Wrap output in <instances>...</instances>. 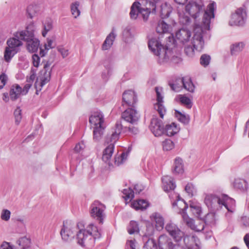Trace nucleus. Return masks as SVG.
<instances>
[{
	"label": "nucleus",
	"mask_w": 249,
	"mask_h": 249,
	"mask_svg": "<svg viewBox=\"0 0 249 249\" xmlns=\"http://www.w3.org/2000/svg\"><path fill=\"white\" fill-rule=\"evenodd\" d=\"M211 218L213 220V213H208L205 217V222L200 220H197L195 222L194 220L188 217H185L183 215V219L186 223V225L190 227L192 230L196 231H201L204 229L205 223H209L210 221H208L209 218Z\"/></svg>",
	"instance_id": "11"
},
{
	"label": "nucleus",
	"mask_w": 249,
	"mask_h": 249,
	"mask_svg": "<svg viewBox=\"0 0 249 249\" xmlns=\"http://www.w3.org/2000/svg\"><path fill=\"white\" fill-rule=\"evenodd\" d=\"M154 232V229L153 225L151 224H148L146 226V231L143 235V238L144 237H148L147 241L143 246L144 249H152L151 246L154 247V243L153 241H150L149 237L153 235Z\"/></svg>",
	"instance_id": "25"
},
{
	"label": "nucleus",
	"mask_w": 249,
	"mask_h": 249,
	"mask_svg": "<svg viewBox=\"0 0 249 249\" xmlns=\"http://www.w3.org/2000/svg\"><path fill=\"white\" fill-rule=\"evenodd\" d=\"M101 233L97 227L93 224H89L86 229L79 230L76 234L77 243L82 247H91L95 240L99 238Z\"/></svg>",
	"instance_id": "3"
},
{
	"label": "nucleus",
	"mask_w": 249,
	"mask_h": 249,
	"mask_svg": "<svg viewBox=\"0 0 249 249\" xmlns=\"http://www.w3.org/2000/svg\"><path fill=\"white\" fill-rule=\"evenodd\" d=\"M149 128L156 137L160 136L164 133L162 122L156 117L152 119Z\"/></svg>",
	"instance_id": "20"
},
{
	"label": "nucleus",
	"mask_w": 249,
	"mask_h": 249,
	"mask_svg": "<svg viewBox=\"0 0 249 249\" xmlns=\"http://www.w3.org/2000/svg\"><path fill=\"white\" fill-rule=\"evenodd\" d=\"M36 8V7L33 5H30L27 8V12L31 18H32L35 16L36 12L35 10Z\"/></svg>",
	"instance_id": "58"
},
{
	"label": "nucleus",
	"mask_w": 249,
	"mask_h": 249,
	"mask_svg": "<svg viewBox=\"0 0 249 249\" xmlns=\"http://www.w3.org/2000/svg\"><path fill=\"white\" fill-rule=\"evenodd\" d=\"M89 122L93 128V140L95 141H99L106 127L103 112L100 110L92 112L89 117Z\"/></svg>",
	"instance_id": "5"
},
{
	"label": "nucleus",
	"mask_w": 249,
	"mask_h": 249,
	"mask_svg": "<svg viewBox=\"0 0 249 249\" xmlns=\"http://www.w3.org/2000/svg\"><path fill=\"white\" fill-rule=\"evenodd\" d=\"M11 212L7 209H3L0 213V218L4 221H8L10 218Z\"/></svg>",
	"instance_id": "54"
},
{
	"label": "nucleus",
	"mask_w": 249,
	"mask_h": 249,
	"mask_svg": "<svg viewBox=\"0 0 249 249\" xmlns=\"http://www.w3.org/2000/svg\"><path fill=\"white\" fill-rule=\"evenodd\" d=\"M211 58L210 56L207 54H203L200 59V64L206 67L208 66L210 63Z\"/></svg>",
	"instance_id": "56"
},
{
	"label": "nucleus",
	"mask_w": 249,
	"mask_h": 249,
	"mask_svg": "<svg viewBox=\"0 0 249 249\" xmlns=\"http://www.w3.org/2000/svg\"><path fill=\"white\" fill-rule=\"evenodd\" d=\"M123 125L121 121H117L114 128L112 129L111 135H107V142L110 143H114L119 140L120 135L122 130Z\"/></svg>",
	"instance_id": "22"
},
{
	"label": "nucleus",
	"mask_w": 249,
	"mask_h": 249,
	"mask_svg": "<svg viewBox=\"0 0 249 249\" xmlns=\"http://www.w3.org/2000/svg\"><path fill=\"white\" fill-rule=\"evenodd\" d=\"M186 192L188 194V196L192 197L196 193V189L194 185L191 183H188L185 188Z\"/></svg>",
	"instance_id": "55"
},
{
	"label": "nucleus",
	"mask_w": 249,
	"mask_h": 249,
	"mask_svg": "<svg viewBox=\"0 0 249 249\" xmlns=\"http://www.w3.org/2000/svg\"><path fill=\"white\" fill-rule=\"evenodd\" d=\"M222 207L224 206L228 211L230 213H233L235 209V200L227 196H222Z\"/></svg>",
	"instance_id": "29"
},
{
	"label": "nucleus",
	"mask_w": 249,
	"mask_h": 249,
	"mask_svg": "<svg viewBox=\"0 0 249 249\" xmlns=\"http://www.w3.org/2000/svg\"><path fill=\"white\" fill-rule=\"evenodd\" d=\"M148 202L143 199L134 201L131 204V207L136 210H144L148 207Z\"/></svg>",
	"instance_id": "40"
},
{
	"label": "nucleus",
	"mask_w": 249,
	"mask_h": 249,
	"mask_svg": "<svg viewBox=\"0 0 249 249\" xmlns=\"http://www.w3.org/2000/svg\"><path fill=\"white\" fill-rule=\"evenodd\" d=\"M162 147L164 150L169 151L174 147V144L171 140L166 139L163 142Z\"/></svg>",
	"instance_id": "51"
},
{
	"label": "nucleus",
	"mask_w": 249,
	"mask_h": 249,
	"mask_svg": "<svg viewBox=\"0 0 249 249\" xmlns=\"http://www.w3.org/2000/svg\"><path fill=\"white\" fill-rule=\"evenodd\" d=\"M7 81V76L4 73H0V89L3 88Z\"/></svg>",
	"instance_id": "59"
},
{
	"label": "nucleus",
	"mask_w": 249,
	"mask_h": 249,
	"mask_svg": "<svg viewBox=\"0 0 249 249\" xmlns=\"http://www.w3.org/2000/svg\"><path fill=\"white\" fill-rule=\"evenodd\" d=\"M78 227H79V224L75 225L71 221L64 222L60 231L62 239L65 242L71 241L74 238V233Z\"/></svg>",
	"instance_id": "7"
},
{
	"label": "nucleus",
	"mask_w": 249,
	"mask_h": 249,
	"mask_svg": "<svg viewBox=\"0 0 249 249\" xmlns=\"http://www.w3.org/2000/svg\"><path fill=\"white\" fill-rule=\"evenodd\" d=\"M85 145L83 142L78 143L76 144L74 150L76 153H82L84 149Z\"/></svg>",
	"instance_id": "60"
},
{
	"label": "nucleus",
	"mask_w": 249,
	"mask_h": 249,
	"mask_svg": "<svg viewBox=\"0 0 249 249\" xmlns=\"http://www.w3.org/2000/svg\"><path fill=\"white\" fill-rule=\"evenodd\" d=\"M139 2H134L131 7L130 16L131 19H136L140 15L141 7Z\"/></svg>",
	"instance_id": "39"
},
{
	"label": "nucleus",
	"mask_w": 249,
	"mask_h": 249,
	"mask_svg": "<svg viewBox=\"0 0 249 249\" xmlns=\"http://www.w3.org/2000/svg\"><path fill=\"white\" fill-rule=\"evenodd\" d=\"M245 47V44L242 42H236L232 44L230 47L231 55H236L241 52Z\"/></svg>",
	"instance_id": "43"
},
{
	"label": "nucleus",
	"mask_w": 249,
	"mask_h": 249,
	"mask_svg": "<svg viewBox=\"0 0 249 249\" xmlns=\"http://www.w3.org/2000/svg\"><path fill=\"white\" fill-rule=\"evenodd\" d=\"M183 160L177 157L174 160V162L173 167V173L174 174H180L183 173L184 171Z\"/></svg>",
	"instance_id": "35"
},
{
	"label": "nucleus",
	"mask_w": 249,
	"mask_h": 249,
	"mask_svg": "<svg viewBox=\"0 0 249 249\" xmlns=\"http://www.w3.org/2000/svg\"><path fill=\"white\" fill-rule=\"evenodd\" d=\"M195 31V33L191 41L184 45L185 46V53L189 57L194 55L195 49L198 51H201L204 44L201 29L196 28Z\"/></svg>",
	"instance_id": "6"
},
{
	"label": "nucleus",
	"mask_w": 249,
	"mask_h": 249,
	"mask_svg": "<svg viewBox=\"0 0 249 249\" xmlns=\"http://www.w3.org/2000/svg\"><path fill=\"white\" fill-rule=\"evenodd\" d=\"M105 206L98 201H95L90 206V213L91 216L102 224L106 217Z\"/></svg>",
	"instance_id": "9"
},
{
	"label": "nucleus",
	"mask_w": 249,
	"mask_h": 249,
	"mask_svg": "<svg viewBox=\"0 0 249 249\" xmlns=\"http://www.w3.org/2000/svg\"><path fill=\"white\" fill-rule=\"evenodd\" d=\"M14 116L15 119V124L18 125L21 120V109L19 107H17L14 111Z\"/></svg>",
	"instance_id": "52"
},
{
	"label": "nucleus",
	"mask_w": 249,
	"mask_h": 249,
	"mask_svg": "<svg viewBox=\"0 0 249 249\" xmlns=\"http://www.w3.org/2000/svg\"><path fill=\"white\" fill-rule=\"evenodd\" d=\"M137 102L136 93L132 90L125 91L123 94V105L129 107H134Z\"/></svg>",
	"instance_id": "21"
},
{
	"label": "nucleus",
	"mask_w": 249,
	"mask_h": 249,
	"mask_svg": "<svg viewBox=\"0 0 249 249\" xmlns=\"http://www.w3.org/2000/svg\"><path fill=\"white\" fill-rule=\"evenodd\" d=\"M129 154V152H124L120 155H116L114 158V163L115 165L119 166L124 163Z\"/></svg>",
	"instance_id": "41"
},
{
	"label": "nucleus",
	"mask_w": 249,
	"mask_h": 249,
	"mask_svg": "<svg viewBox=\"0 0 249 249\" xmlns=\"http://www.w3.org/2000/svg\"><path fill=\"white\" fill-rule=\"evenodd\" d=\"M165 229L177 244H174L167 235L162 234L158 239V246L160 249H199V246L194 243V237L185 235L184 232L175 224L169 222L166 225Z\"/></svg>",
	"instance_id": "1"
},
{
	"label": "nucleus",
	"mask_w": 249,
	"mask_h": 249,
	"mask_svg": "<svg viewBox=\"0 0 249 249\" xmlns=\"http://www.w3.org/2000/svg\"><path fill=\"white\" fill-rule=\"evenodd\" d=\"M175 116L177 119L184 124H188L190 120V116L188 114L182 113L178 110H175Z\"/></svg>",
	"instance_id": "42"
},
{
	"label": "nucleus",
	"mask_w": 249,
	"mask_h": 249,
	"mask_svg": "<svg viewBox=\"0 0 249 249\" xmlns=\"http://www.w3.org/2000/svg\"><path fill=\"white\" fill-rule=\"evenodd\" d=\"M53 28V20L50 18H47L42 21V36L45 37L48 32L51 31Z\"/></svg>",
	"instance_id": "28"
},
{
	"label": "nucleus",
	"mask_w": 249,
	"mask_h": 249,
	"mask_svg": "<svg viewBox=\"0 0 249 249\" xmlns=\"http://www.w3.org/2000/svg\"><path fill=\"white\" fill-rule=\"evenodd\" d=\"M180 130L179 126L175 123L166 125L164 133L168 136H172L178 133Z\"/></svg>",
	"instance_id": "34"
},
{
	"label": "nucleus",
	"mask_w": 249,
	"mask_h": 249,
	"mask_svg": "<svg viewBox=\"0 0 249 249\" xmlns=\"http://www.w3.org/2000/svg\"><path fill=\"white\" fill-rule=\"evenodd\" d=\"M123 193L124 195V197L125 200H130L134 196V191L130 188L124 189Z\"/></svg>",
	"instance_id": "50"
},
{
	"label": "nucleus",
	"mask_w": 249,
	"mask_h": 249,
	"mask_svg": "<svg viewBox=\"0 0 249 249\" xmlns=\"http://www.w3.org/2000/svg\"><path fill=\"white\" fill-rule=\"evenodd\" d=\"M178 98L179 101L182 104L185 105L188 108H191L192 103L190 98L182 95H179Z\"/></svg>",
	"instance_id": "49"
},
{
	"label": "nucleus",
	"mask_w": 249,
	"mask_h": 249,
	"mask_svg": "<svg viewBox=\"0 0 249 249\" xmlns=\"http://www.w3.org/2000/svg\"><path fill=\"white\" fill-rule=\"evenodd\" d=\"M151 221L155 223V227L158 231H161L163 229L164 219L159 213H155L150 216Z\"/></svg>",
	"instance_id": "27"
},
{
	"label": "nucleus",
	"mask_w": 249,
	"mask_h": 249,
	"mask_svg": "<svg viewBox=\"0 0 249 249\" xmlns=\"http://www.w3.org/2000/svg\"><path fill=\"white\" fill-rule=\"evenodd\" d=\"M190 210L193 214L196 217H200L202 213L201 208L199 203L194 202H190Z\"/></svg>",
	"instance_id": "44"
},
{
	"label": "nucleus",
	"mask_w": 249,
	"mask_h": 249,
	"mask_svg": "<svg viewBox=\"0 0 249 249\" xmlns=\"http://www.w3.org/2000/svg\"><path fill=\"white\" fill-rule=\"evenodd\" d=\"M135 240H128L126 244V249H135Z\"/></svg>",
	"instance_id": "64"
},
{
	"label": "nucleus",
	"mask_w": 249,
	"mask_h": 249,
	"mask_svg": "<svg viewBox=\"0 0 249 249\" xmlns=\"http://www.w3.org/2000/svg\"><path fill=\"white\" fill-rule=\"evenodd\" d=\"M179 82L180 84H182L183 88L186 90L190 92H194L195 87L190 77H183L179 80Z\"/></svg>",
	"instance_id": "36"
},
{
	"label": "nucleus",
	"mask_w": 249,
	"mask_h": 249,
	"mask_svg": "<svg viewBox=\"0 0 249 249\" xmlns=\"http://www.w3.org/2000/svg\"><path fill=\"white\" fill-rule=\"evenodd\" d=\"M36 30L35 24L31 22L27 25L25 30L18 31L14 34L16 37L27 42V49L32 53L36 52L40 45L38 39L35 37Z\"/></svg>",
	"instance_id": "2"
},
{
	"label": "nucleus",
	"mask_w": 249,
	"mask_h": 249,
	"mask_svg": "<svg viewBox=\"0 0 249 249\" xmlns=\"http://www.w3.org/2000/svg\"><path fill=\"white\" fill-rule=\"evenodd\" d=\"M233 185L235 189L241 191H246L248 189V183L246 180L239 178H235Z\"/></svg>",
	"instance_id": "38"
},
{
	"label": "nucleus",
	"mask_w": 249,
	"mask_h": 249,
	"mask_svg": "<svg viewBox=\"0 0 249 249\" xmlns=\"http://www.w3.org/2000/svg\"><path fill=\"white\" fill-rule=\"evenodd\" d=\"M215 6L216 4L215 2L211 3L208 5L207 10L205 11L202 21L205 29H209L211 20L212 18H214V11L215 9Z\"/></svg>",
	"instance_id": "18"
},
{
	"label": "nucleus",
	"mask_w": 249,
	"mask_h": 249,
	"mask_svg": "<svg viewBox=\"0 0 249 249\" xmlns=\"http://www.w3.org/2000/svg\"><path fill=\"white\" fill-rule=\"evenodd\" d=\"M181 79V78L178 79L176 80L175 83L170 84V86L173 90L176 92H178L182 89L183 86L179 82V80Z\"/></svg>",
	"instance_id": "53"
},
{
	"label": "nucleus",
	"mask_w": 249,
	"mask_h": 249,
	"mask_svg": "<svg viewBox=\"0 0 249 249\" xmlns=\"http://www.w3.org/2000/svg\"><path fill=\"white\" fill-rule=\"evenodd\" d=\"M58 51L61 54L63 58L67 57L69 54L68 49H67L63 47H58Z\"/></svg>",
	"instance_id": "62"
},
{
	"label": "nucleus",
	"mask_w": 249,
	"mask_h": 249,
	"mask_svg": "<svg viewBox=\"0 0 249 249\" xmlns=\"http://www.w3.org/2000/svg\"><path fill=\"white\" fill-rule=\"evenodd\" d=\"M123 37L126 42L131 41L133 36L130 32V30L128 28L125 29L123 32Z\"/></svg>",
	"instance_id": "57"
},
{
	"label": "nucleus",
	"mask_w": 249,
	"mask_h": 249,
	"mask_svg": "<svg viewBox=\"0 0 249 249\" xmlns=\"http://www.w3.org/2000/svg\"><path fill=\"white\" fill-rule=\"evenodd\" d=\"M191 35L192 33L190 30L186 28H182L176 32L175 39L171 36H169L168 38L170 42H178L183 45H185L190 42Z\"/></svg>",
	"instance_id": "15"
},
{
	"label": "nucleus",
	"mask_w": 249,
	"mask_h": 249,
	"mask_svg": "<svg viewBox=\"0 0 249 249\" xmlns=\"http://www.w3.org/2000/svg\"><path fill=\"white\" fill-rule=\"evenodd\" d=\"M159 3V0H147L146 3V8L141 7L139 17L142 16L144 21L147 20L149 14L156 13L157 9V4Z\"/></svg>",
	"instance_id": "16"
},
{
	"label": "nucleus",
	"mask_w": 249,
	"mask_h": 249,
	"mask_svg": "<svg viewBox=\"0 0 249 249\" xmlns=\"http://www.w3.org/2000/svg\"><path fill=\"white\" fill-rule=\"evenodd\" d=\"M170 50L171 52V54H169L170 59L167 62L170 61H172L174 63H179L181 61V58L180 57V52L178 50L177 48L174 46V47L172 48L170 47Z\"/></svg>",
	"instance_id": "32"
},
{
	"label": "nucleus",
	"mask_w": 249,
	"mask_h": 249,
	"mask_svg": "<svg viewBox=\"0 0 249 249\" xmlns=\"http://www.w3.org/2000/svg\"><path fill=\"white\" fill-rule=\"evenodd\" d=\"M161 88H155V91L157 94V103L154 105V108L158 112L160 118L162 119L165 114L166 109L163 105V97L161 94Z\"/></svg>",
	"instance_id": "19"
},
{
	"label": "nucleus",
	"mask_w": 249,
	"mask_h": 249,
	"mask_svg": "<svg viewBox=\"0 0 249 249\" xmlns=\"http://www.w3.org/2000/svg\"><path fill=\"white\" fill-rule=\"evenodd\" d=\"M162 183L163 190L166 192L174 190L176 187L174 179L169 176H163Z\"/></svg>",
	"instance_id": "26"
},
{
	"label": "nucleus",
	"mask_w": 249,
	"mask_h": 249,
	"mask_svg": "<svg viewBox=\"0 0 249 249\" xmlns=\"http://www.w3.org/2000/svg\"><path fill=\"white\" fill-rule=\"evenodd\" d=\"M169 196L172 203L173 207L174 208L177 207L179 210L178 213L182 215L183 218V215L185 216L186 217H188L186 215V210L188 208V205L184 200L180 198L179 195L174 192H172L169 195Z\"/></svg>",
	"instance_id": "10"
},
{
	"label": "nucleus",
	"mask_w": 249,
	"mask_h": 249,
	"mask_svg": "<svg viewBox=\"0 0 249 249\" xmlns=\"http://www.w3.org/2000/svg\"><path fill=\"white\" fill-rule=\"evenodd\" d=\"M172 31V26L163 20H160L156 27V31L159 34H165Z\"/></svg>",
	"instance_id": "37"
},
{
	"label": "nucleus",
	"mask_w": 249,
	"mask_h": 249,
	"mask_svg": "<svg viewBox=\"0 0 249 249\" xmlns=\"http://www.w3.org/2000/svg\"><path fill=\"white\" fill-rule=\"evenodd\" d=\"M204 201L209 209L218 210L222 208V196L218 197L213 194H206Z\"/></svg>",
	"instance_id": "14"
},
{
	"label": "nucleus",
	"mask_w": 249,
	"mask_h": 249,
	"mask_svg": "<svg viewBox=\"0 0 249 249\" xmlns=\"http://www.w3.org/2000/svg\"><path fill=\"white\" fill-rule=\"evenodd\" d=\"M17 53L16 51H13V49L6 47L4 54V59L6 62H9Z\"/></svg>",
	"instance_id": "48"
},
{
	"label": "nucleus",
	"mask_w": 249,
	"mask_h": 249,
	"mask_svg": "<svg viewBox=\"0 0 249 249\" xmlns=\"http://www.w3.org/2000/svg\"><path fill=\"white\" fill-rule=\"evenodd\" d=\"M122 118L130 124H136L140 118V115L135 109L128 108L122 113Z\"/></svg>",
	"instance_id": "17"
},
{
	"label": "nucleus",
	"mask_w": 249,
	"mask_h": 249,
	"mask_svg": "<svg viewBox=\"0 0 249 249\" xmlns=\"http://www.w3.org/2000/svg\"><path fill=\"white\" fill-rule=\"evenodd\" d=\"M17 243L20 247L21 249H29L31 247V239L26 236L19 238Z\"/></svg>",
	"instance_id": "45"
},
{
	"label": "nucleus",
	"mask_w": 249,
	"mask_h": 249,
	"mask_svg": "<svg viewBox=\"0 0 249 249\" xmlns=\"http://www.w3.org/2000/svg\"><path fill=\"white\" fill-rule=\"evenodd\" d=\"M185 13L194 18H196L200 13L204 11V4L201 0H196L189 2L185 7Z\"/></svg>",
	"instance_id": "8"
},
{
	"label": "nucleus",
	"mask_w": 249,
	"mask_h": 249,
	"mask_svg": "<svg viewBox=\"0 0 249 249\" xmlns=\"http://www.w3.org/2000/svg\"><path fill=\"white\" fill-rule=\"evenodd\" d=\"M114 145L113 143H110L106 147L103 151L102 156L103 160L107 163L109 166H113V164L110 162V159L114 152Z\"/></svg>",
	"instance_id": "23"
},
{
	"label": "nucleus",
	"mask_w": 249,
	"mask_h": 249,
	"mask_svg": "<svg viewBox=\"0 0 249 249\" xmlns=\"http://www.w3.org/2000/svg\"><path fill=\"white\" fill-rule=\"evenodd\" d=\"M51 63L47 62L44 66V69L40 72V75L39 78H37L36 81L35 83V87L36 89L38 88V86L40 88L39 90L41 88L48 82H49L51 78V71L50 69Z\"/></svg>",
	"instance_id": "13"
},
{
	"label": "nucleus",
	"mask_w": 249,
	"mask_h": 249,
	"mask_svg": "<svg viewBox=\"0 0 249 249\" xmlns=\"http://www.w3.org/2000/svg\"><path fill=\"white\" fill-rule=\"evenodd\" d=\"M247 19V13L243 8L237 9L231 16L229 21L231 26H243Z\"/></svg>",
	"instance_id": "12"
},
{
	"label": "nucleus",
	"mask_w": 249,
	"mask_h": 249,
	"mask_svg": "<svg viewBox=\"0 0 249 249\" xmlns=\"http://www.w3.org/2000/svg\"><path fill=\"white\" fill-rule=\"evenodd\" d=\"M159 6V8L158 10L161 18H168L172 11V8L171 5L166 2L161 3L160 0H159V3L157 4V7Z\"/></svg>",
	"instance_id": "24"
},
{
	"label": "nucleus",
	"mask_w": 249,
	"mask_h": 249,
	"mask_svg": "<svg viewBox=\"0 0 249 249\" xmlns=\"http://www.w3.org/2000/svg\"><path fill=\"white\" fill-rule=\"evenodd\" d=\"M22 94V88L18 84L13 85L10 88L9 96L10 99L15 101L18 99Z\"/></svg>",
	"instance_id": "31"
},
{
	"label": "nucleus",
	"mask_w": 249,
	"mask_h": 249,
	"mask_svg": "<svg viewBox=\"0 0 249 249\" xmlns=\"http://www.w3.org/2000/svg\"><path fill=\"white\" fill-rule=\"evenodd\" d=\"M164 46L162 45L159 37H153L148 41V47L151 52L156 56V59L160 64L167 63L170 59L169 54H171L170 45Z\"/></svg>",
	"instance_id": "4"
},
{
	"label": "nucleus",
	"mask_w": 249,
	"mask_h": 249,
	"mask_svg": "<svg viewBox=\"0 0 249 249\" xmlns=\"http://www.w3.org/2000/svg\"><path fill=\"white\" fill-rule=\"evenodd\" d=\"M79 5L80 3L78 1H75L71 5V12L74 18H77L80 14V11L78 8Z\"/></svg>",
	"instance_id": "47"
},
{
	"label": "nucleus",
	"mask_w": 249,
	"mask_h": 249,
	"mask_svg": "<svg viewBox=\"0 0 249 249\" xmlns=\"http://www.w3.org/2000/svg\"><path fill=\"white\" fill-rule=\"evenodd\" d=\"M21 40L15 36V37L10 38L7 41V46L6 47L13 49V51H18V48L22 46L23 43Z\"/></svg>",
	"instance_id": "33"
},
{
	"label": "nucleus",
	"mask_w": 249,
	"mask_h": 249,
	"mask_svg": "<svg viewBox=\"0 0 249 249\" xmlns=\"http://www.w3.org/2000/svg\"><path fill=\"white\" fill-rule=\"evenodd\" d=\"M40 57L36 54H34L32 55V62L33 65L35 67H38L40 62Z\"/></svg>",
	"instance_id": "61"
},
{
	"label": "nucleus",
	"mask_w": 249,
	"mask_h": 249,
	"mask_svg": "<svg viewBox=\"0 0 249 249\" xmlns=\"http://www.w3.org/2000/svg\"><path fill=\"white\" fill-rule=\"evenodd\" d=\"M36 77V75L35 74V71H34V70L32 69L31 71L30 75L29 77L27 78V80H26L27 82L32 84V83L34 82V81L35 80Z\"/></svg>",
	"instance_id": "63"
},
{
	"label": "nucleus",
	"mask_w": 249,
	"mask_h": 249,
	"mask_svg": "<svg viewBox=\"0 0 249 249\" xmlns=\"http://www.w3.org/2000/svg\"><path fill=\"white\" fill-rule=\"evenodd\" d=\"M127 231L130 234L138 233L139 231V227L137 222L131 221L127 227Z\"/></svg>",
	"instance_id": "46"
},
{
	"label": "nucleus",
	"mask_w": 249,
	"mask_h": 249,
	"mask_svg": "<svg viewBox=\"0 0 249 249\" xmlns=\"http://www.w3.org/2000/svg\"><path fill=\"white\" fill-rule=\"evenodd\" d=\"M116 37V34L115 33V29L113 28L112 31L108 35L103 42L102 46V50H107L109 49L112 46Z\"/></svg>",
	"instance_id": "30"
}]
</instances>
